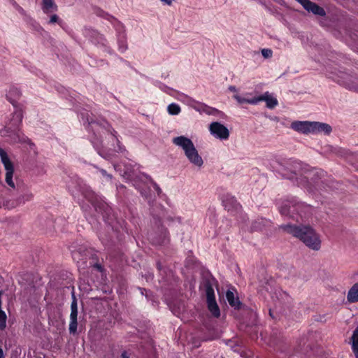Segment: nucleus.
I'll use <instances>...</instances> for the list:
<instances>
[{
  "mask_svg": "<svg viewBox=\"0 0 358 358\" xmlns=\"http://www.w3.org/2000/svg\"><path fill=\"white\" fill-rule=\"evenodd\" d=\"M172 142L174 145L181 148L185 154L194 146L192 140L185 136L175 137Z\"/></svg>",
  "mask_w": 358,
  "mask_h": 358,
  "instance_id": "9",
  "label": "nucleus"
},
{
  "mask_svg": "<svg viewBox=\"0 0 358 358\" xmlns=\"http://www.w3.org/2000/svg\"><path fill=\"white\" fill-rule=\"evenodd\" d=\"M78 310H71L70 314V323H69V333L71 334H75L77 332L78 327Z\"/></svg>",
  "mask_w": 358,
  "mask_h": 358,
  "instance_id": "16",
  "label": "nucleus"
},
{
  "mask_svg": "<svg viewBox=\"0 0 358 358\" xmlns=\"http://www.w3.org/2000/svg\"><path fill=\"white\" fill-rule=\"evenodd\" d=\"M13 5L15 6V8L21 13H24V10L22 7H20L17 3H16L15 2L13 3Z\"/></svg>",
  "mask_w": 358,
  "mask_h": 358,
  "instance_id": "34",
  "label": "nucleus"
},
{
  "mask_svg": "<svg viewBox=\"0 0 358 358\" xmlns=\"http://www.w3.org/2000/svg\"><path fill=\"white\" fill-rule=\"evenodd\" d=\"M307 208L303 203L295 201H286L280 207V212L282 215L289 216L293 220L298 221L299 215L301 216V213L302 214L303 210Z\"/></svg>",
  "mask_w": 358,
  "mask_h": 358,
  "instance_id": "5",
  "label": "nucleus"
},
{
  "mask_svg": "<svg viewBox=\"0 0 358 358\" xmlns=\"http://www.w3.org/2000/svg\"><path fill=\"white\" fill-rule=\"evenodd\" d=\"M210 134L217 138L226 140L229 136V129L218 122H212L209 126Z\"/></svg>",
  "mask_w": 358,
  "mask_h": 358,
  "instance_id": "8",
  "label": "nucleus"
},
{
  "mask_svg": "<svg viewBox=\"0 0 358 358\" xmlns=\"http://www.w3.org/2000/svg\"><path fill=\"white\" fill-rule=\"evenodd\" d=\"M262 101H266V106L268 108H273L278 105V100L271 96L268 92L261 96H257V103Z\"/></svg>",
  "mask_w": 358,
  "mask_h": 358,
  "instance_id": "13",
  "label": "nucleus"
},
{
  "mask_svg": "<svg viewBox=\"0 0 358 358\" xmlns=\"http://www.w3.org/2000/svg\"><path fill=\"white\" fill-rule=\"evenodd\" d=\"M9 203V201L3 202V203L0 202V208H1L2 207H6L8 208H13L15 207V206H14L13 202L12 203L11 205H10Z\"/></svg>",
  "mask_w": 358,
  "mask_h": 358,
  "instance_id": "30",
  "label": "nucleus"
},
{
  "mask_svg": "<svg viewBox=\"0 0 358 358\" xmlns=\"http://www.w3.org/2000/svg\"><path fill=\"white\" fill-rule=\"evenodd\" d=\"M21 91L19 89L13 87L10 89L8 94H6V98L14 107H20V106L17 105L15 99H19L21 96Z\"/></svg>",
  "mask_w": 358,
  "mask_h": 358,
  "instance_id": "15",
  "label": "nucleus"
},
{
  "mask_svg": "<svg viewBox=\"0 0 358 358\" xmlns=\"http://www.w3.org/2000/svg\"><path fill=\"white\" fill-rule=\"evenodd\" d=\"M262 55L264 58H270L272 57L273 51L271 49H262Z\"/></svg>",
  "mask_w": 358,
  "mask_h": 358,
  "instance_id": "27",
  "label": "nucleus"
},
{
  "mask_svg": "<svg viewBox=\"0 0 358 358\" xmlns=\"http://www.w3.org/2000/svg\"><path fill=\"white\" fill-rule=\"evenodd\" d=\"M224 205L229 211L232 210L233 208H234L236 211H238L241 208V206L234 197L229 199V201H226Z\"/></svg>",
  "mask_w": 358,
  "mask_h": 358,
  "instance_id": "22",
  "label": "nucleus"
},
{
  "mask_svg": "<svg viewBox=\"0 0 358 358\" xmlns=\"http://www.w3.org/2000/svg\"><path fill=\"white\" fill-rule=\"evenodd\" d=\"M167 110L170 115H176L180 113V107L176 103H171L168 106Z\"/></svg>",
  "mask_w": 358,
  "mask_h": 358,
  "instance_id": "25",
  "label": "nucleus"
},
{
  "mask_svg": "<svg viewBox=\"0 0 358 358\" xmlns=\"http://www.w3.org/2000/svg\"><path fill=\"white\" fill-rule=\"evenodd\" d=\"M111 134L116 138L117 143H119L120 141H118V139L117 138V137L115 136V134H116V131L115 130H114L113 129H112V131H110Z\"/></svg>",
  "mask_w": 358,
  "mask_h": 358,
  "instance_id": "37",
  "label": "nucleus"
},
{
  "mask_svg": "<svg viewBox=\"0 0 358 358\" xmlns=\"http://www.w3.org/2000/svg\"><path fill=\"white\" fill-rule=\"evenodd\" d=\"M142 294H143V291L147 292L145 289H141Z\"/></svg>",
  "mask_w": 358,
  "mask_h": 358,
  "instance_id": "44",
  "label": "nucleus"
},
{
  "mask_svg": "<svg viewBox=\"0 0 358 358\" xmlns=\"http://www.w3.org/2000/svg\"><path fill=\"white\" fill-rule=\"evenodd\" d=\"M262 222H263L262 220H257L254 221L251 225V230L252 231L261 230L262 228Z\"/></svg>",
  "mask_w": 358,
  "mask_h": 358,
  "instance_id": "26",
  "label": "nucleus"
},
{
  "mask_svg": "<svg viewBox=\"0 0 358 358\" xmlns=\"http://www.w3.org/2000/svg\"><path fill=\"white\" fill-rule=\"evenodd\" d=\"M34 198V194L30 192H25L22 196L19 197L17 199V203L15 205V206L20 203H24L26 201H29L32 200Z\"/></svg>",
  "mask_w": 358,
  "mask_h": 358,
  "instance_id": "23",
  "label": "nucleus"
},
{
  "mask_svg": "<svg viewBox=\"0 0 358 358\" xmlns=\"http://www.w3.org/2000/svg\"><path fill=\"white\" fill-rule=\"evenodd\" d=\"M150 180L151 182V183L152 184V186L154 187V189H155V191L157 192V194L158 195H160V194L162 193V189L161 188L159 187V185L155 182L151 178H150Z\"/></svg>",
  "mask_w": 358,
  "mask_h": 358,
  "instance_id": "29",
  "label": "nucleus"
},
{
  "mask_svg": "<svg viewBox=\"0 0 358 358\" xmlns=\"http://www.w3.org/2000/svg\"><path fill=\"white\" fill-rule=\"evenodd\" d=\"M15 111L11 114V117L5 122L4 128L0 131L1 136H11L19 131L22 121L23 110L22 107H15Z\"/></svg>",
  "mask_w": 358,
  "mask_h": 358,
  "instance_id": "4",
  "label": "nucleus"
},
{
  "mask_svg": "<svg viewBox=\"0 0 358 358\" xmlns=\"http://www.w3.org/2000/svg\"><path fill=\"white\" fill-rule=\"evenodd\" d=\"M352 349L356 358H358V327L355 329L352 336Z\"/></svg>",
  "mask_w": 358,
  "mask_h": 358,
  "instance_id": "21",
  "label": "nucleus"
},
{
  "mask_svg": "<svg viewBox=\"0 0 358 358\" xmlns=\"http://www.w3.org/2000/svg\"><path fill=\"white\" fill-rule=\"evenodd\" d=\"M347 299L350 303L358 302V282L355 283L349 289Z\"/></svg>",
  "mask_w": 358,
  "mask_h": 358,
  "instance_id": "18",
  "label": "nucleus"
},
{
  "mask_svg": "<svg viewBox=\"0 0 358 358\" xmlns=\"http://www.w3.org/2000/svg\"><path fill=\"white\" fill-rule=\"evenodd\" d=\"M140 192H141L142 196H143L145 197H147V194H146L145 192H143V190L140 189Z\"/></svg>",
  "mask_w": 358,
  "mask_h": 358,
  "instance_id": "41",
  "label": "nucleus"
},
{
  "mask_svg": "<svg viewBox=\"0 0 358 358\" xmlns=\"http://www.w3.org/2000/svg\"><path fill=\"white\" fill-rule=\"evenodd\" d=\"M153 220L157 230L156 233L158 234L156 237L152 238L153 243L156 245H164L169 241V231L166 228L163 227V221L168 222L169 225L175 222L181 223L180 217L169 215L164 208H162L159 215H153Z\"/></svg>",
  "mask_w": 358,
  "mask_h": 358,
  "instance_id": "2",
  "label": "nucleus"
},
{
  "mask_svg": "<svg viewBox=\"0 0 358 358\" xmlns=\"http://www.w3.org/2000/svg\"><path fill=\"white\" fill-rule=\"evenodd\" d=\"M71 310H78L77 299L74 294H73V300L71 304Z\"/></svg>",
  "mask_w": 358,
  "mask_h": 358,
  "instance_id": "28",
  "label": "nucleus"
},
{
  "mask_svg": "<svg viewBox=\"0 0 358 358\" xmlns=\"http://www.w3.org/2000/svg\"><path fill=\"white\" fill-rule=\"evenodd\" d=\"M58 6L55 3L54 0H42V10L48 14L54 11H57Z\"/></svg>",
  "mask_w": 358,
  "mask_h": 358,
  "instance_id": "17",
  "label": "nucleus"
},
{
  "mask_svg": "<svg viewBox=\"0 0 358 358\" xmlns=\"http://www.w3.org/2000/svg\"><path fill=\"white\" fill-rule=\"evenodd\" d=\"M162 2H164L167 5H171L172 3L173 0H161Z\"/></svg>",
  "mask_w": 358,
  "mask_h": 358,
  "instance_id": "38",
  "label": "nucleus"
},
{
  "mask_svg": "<svg viewBox=\"0 0 358 358\" xmlns=\"http://www.w3.org/2000/svg\"><path fill=\"white\" fill-rule=\"evenodd\" d=\"M120 48L122 49V51H124V50H126L127 47L122 45V46H120Z\"/></svg>",
  "mask_w": 358,
  "mask_h": 358,
  "instance_id": "42",
  "label": "nucleus"
},
{
  "mask_svg": "<svg viewBox=\"0 0 358 358\" xmlns=\"http://www.w3.org/2000/svg\"><path fill=\"white\" fill-rule=\"evenodd\" d=\"M313 134L324 132L325 134H329L331 132V127L326 123L313 122Z\"/></svg>",
  "mask_w": 358,
  "mask_h": 358,
  "instance_id": "14",
  "label": "nucleus"
},
{
  "mask_svg": "<svg viewBox=\"0 0 358 358\" xmlns=\"http://www.w3.org/2000/svg\"><path fill=\"white\" fill-rule=\"evenodd\" d=\"M280 228L293 236L300 239L307 247L314 250L320 248L321 241L317 234L310 226L284 224Z\"/></svg>",
  "mask_w": 358,
  "mask_h": 358,
  "instance_id": "1",
  "label": "nucleus"
},
{
  "mask_svg": "<svg viewBox=\"0 0 358 358\" xmlns=\"http://www.w3.org/2000/svg\"><path fill=\"white\" fill-rule=\"evenodd\" d=\"M157 268H158V270H159V271H161V270H162V264H161V263H160V262H157Z\"/></svg>",
  "mask_w": 358,
  "mask_h": 358,
  "instance_id": "39",
  "label": "nucleus"
},
{
  "mask_svg": "<svg viewBox=\"0 0 358 358\" xmlns=\"http://www.w3.org/2000/svg\"><path fill=\"white\" fill-rule=\"evenodd\" d=\"M203 286L206 291L208 308L214 317H219L220 315V311L219 306L215 301L214 289L210 281L209 280H205L203 282Z\"/></svg>",
  "mask_w": 358,
  "mask_h": 358,
  "instance_id": "6",
  "label": "nucleus"
},
{
  "mask_svg": "<svg viewBox=\"0 0 358 358\" xmlns=\"http://www.w3.org/2000/svg\"><path fill=\"white\" fill-rule=\"evenodd\" d=\"M301 5L306 10L312 12L315 15L320 16H324L326 15L325 10L323 8L319 6L315 3H313L310 0H305Z\"/></svg>",
  "mask_w": 358,
  "mask_h": 358,
  "instance_id": "12",
  "label": "nucleus"
},
{
  "mask_svg": "<svg viewBox=\"0 0 358 358\" xmlns=\"http://www.w3.org/2000/svg\"><path fill=\"white\" fill-rule=\"evenodd\" d=\"M234 98L239 103H248L250 104H257V97L245 99L240 96L239 95H234Z\"/></svg>",
  "mask_w": 358,
  "mask_h": 358,
  "instance_id": "24",
  "label": "nucleus"
},
{
  "mask_svg": "<svg viewBox=\"0 0 358 358\" xmlns=\"http://www.w3.org/2000/svg\"><path fill=\"white\" fill-rule=\"evenodd\" d=\"M226 298L229 305L235 309H239L241 305L238 298H235L233 292L228 290L226 293Z\"/></svg>",
  "mask_w": 358,
  "mask_h": 358,
  "instance_id": "19",
  "label": "nucleus"
},
{
  "mask_svg": "<svg viewBox=\"0 0 358 358\" xmlns=\"http://www.w3.org/2000/svg\"><path fill=\"white\" fill-rule=\"evenodd\" d=\"M0 157L6 170V182L10 188L15 189V185L13 180L14 172L13 164L10 160L6 152L1 148H0Z\"/></svg>",
  "mask_w": 358,
  "mask_h": 358,
  "instance_id": "7",
  "label": "nucleus"
},
{
  "mask_svg": "<svg viewBox=\"0 0 358 358\" xmlns=\"http://www.w3.org/2000/svg\"><path fill=\"white\" fill-rule=\"evenodd\" d=\"M99 171L102 174V176L107 177L110 180L112 179V176L110 174L107 173L106 170L100 169Z\"/></svg>",
  "mask_w": 358,
  "mask_h": 358,
  "instance_id": "31",
  "label": "nucleus"
},
{
  "mask_svg": "<svg viewBox=\"0 0 358 358\" xmlns=\"http://www.w3.org/2000/svg\"><path fill=\"white\" fill-rule=\"evenodd\" d=\"M0 358H4L3 352L1 347H0Z\"/></svg>",
  "mask_w": 358,
  "mask_h": 358,
  "instance_id": "40",
  "label": "nucleus"
},
{
  "mask_svg": "<svg viewBox=\"0 0 358 358\" xmlns=\"http://www.w3.org/2000/svg\"><path fill=\"white\" fill-rule=\"evenodd\" d=\"M106 41V39L102 35H99V40L98 42L101 43L102 44H104V42Z\"/></svg>",
  "mask_w": 358,
  "mask_h": 358,
  "instance_id": "35",
  "label": "nucleus"
},
{
  "mask_svg": "<svg viewBox=\"0 0 358 358\" xmlns=\"http://www.w3.org/2000/svg\"><path fill=\"white\" fill-rule=\"evenodd\" d=\"M80 255V253L79 252H75L73 255V259L75 260H77L78 259V256Z\"/></svg>",
  "mask_w": 358,
  "mask_h": 358,
  "instance_id": "36",
  "label": "nucleus"
},
{
  "mask_svg": "<svg viewBox=\"0 0 358 358\" xmlns=\"http://www.w3.org/2000/svg\"><path fill=\"white\" fill-rule=\"evenodd\" d=\"M291 127L299 132H301L303 134H313V122H301L296 121L292 123Z\"/></svg>",
  "mask_w": 358,
  "mask_h": 358,
  "instance_id": "11",
  "label": "nucleus"
},
{
  "mask_svg": "<svg viewBox=\"0 0 358 358\" xmlns=\"http://www.w3.org/2000/svg\"><path fill=\"white\" fill-rule=\"evenodd\" d=\"M229 90H231V91H235V90H236V88H235V87L231 86V87H229Z\"/></svg>",
  "mask_w": 358,
  "mask_h": 358,
  "instance_id": "43",
  "label": "nucleus"
},
{
  "mask_svg": "<svg viewBox=\"0 0 358 358\" xmlns=\"http://www.w3.org/2000/svg\"><path fill=\"white\" fill-rule=\"evenodd\" d=\"M269 315H270L271 317H273V316H272V313H271V310H269Z\"/></svg>",
  "mask_w": 358,
  "mask_h": 358,
  "instance_id": "45",
  "label": "nucleus"
},
{
  "mask_svg": "<svg viewBox=\"0 0 358 358\" xmlns=\"http://www.w3.org/2000/svg\"><path fill=\"white\" fill-rule=\"evenodd\" d=\"M121 358H131L130 357V355L128 353L127 351L126 350H124L122 353H121V356H120Z\"/></svg>",
  "mask_w": 358,
  "mask_h": 358,
  "instance_id": "33",
  "label": "nucleus"
},
{
  "mask_svg": "<svg viewBox=\"0 0 358 358\" xmlns=\"http://www.w3.org/2000/svg\"><path fill=\"white\" fill-rule=\"evenodd\" d=\"M77 262L78 264V267H82L84 268L85 267L90 266V267H94L97 268L99 271H101V266L99 263H94L93 262H90L89 264L87 262V257L82 259H78Z\"/></svg>",
  "mask_w": 358,
  "mask_h": 358,
  "instance_id": "20",
  "label": "nucleus"
},
{
  "mask_svg": "<svg viewBox=\"0 0 358 358\" xmlns=\"http://www.w3.org/2000/svg\"><path fill=\"white\" fill-rule=\"evenodd\" d=\"M59 20V17L57 15H52L51 17H50V23H55L58 21Z\"/></svg>",
  "mask_w": 358,
  "mask_h": 358,
  "instance_id": "32",
  "label": "nucleus"
},
{
  "mask_svg": "<svg viewBox=\"0 0 358 358\" xmlns=\"http://www.w3.org/2000/svg\"><path fill=\"white\" fill-rule=\"evenodd\" d=\"M288 169L291 171V176H287L289 179L292 180L296 178L298 180V176L301 177L302 175H304L302 178H300V181L298 182L300 185L308 186L309 184H311L312 182L314 183L316 182L315 176H317V172L315 171H303L301 164L299 162H294Z\"/></svg>",
  "mask_w": 358,
  "mask_h": 358,
  "instance_id": "3",
  "label": "nucleus"
},
{
  "mask_svg": "<svg viewBox=\"0 0 358 358\" xmlns=\"http://www.w3.org/2000/svg\"><path fill=\"white\" fill-rule=\"evenodd\" d=\"M189 162L194 166L201 168L203 166V161L202 157L199 155L195 146L192 147L189 151L185 154Z\"/></svg>",
  "mask_w": 358,
  "mask_h": 358,
  "instance_id": "10",
  "label": "nucleus"
}]
</instances>
